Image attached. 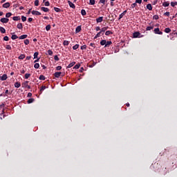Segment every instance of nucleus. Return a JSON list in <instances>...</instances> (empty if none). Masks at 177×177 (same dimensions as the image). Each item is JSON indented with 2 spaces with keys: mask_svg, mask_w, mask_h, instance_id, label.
<instances>
[{
  "mask_svg": "<svg viewBox=\"0 0 177 177\" xmlns=\"http://www.w3.org/2000/svg\"><path fill=\"white\" fill-rule=\"evenodd\" d=\"M78 48H80V45H78V44H75V46H73V49L74 50H77V49H78Z\"/></svg>",
  "mask_w": 177,
  "mask_h": 177,
  "instance_id": "obj_25",
  "label": "nucleus"
},
{
  "mask_svg": "<svg viewBox=\"0 0 177 177\" xmlns=\"http://www.w3.org/2000/svg\"><path fill=\"white\" fill-rule=\"evenodd\" d=\"M0 80H1V81H6V80H8V75H6V74L3 75L0 77Z\"/></svg>",
  "mask_w": 177,
  "mask_h": 177,
  "instance_id": "obj_6",
  "label": "nucleus"
},
{
  "mask_svg": "<svg viewBox=\"0 0 177 177\" xmlns=\"http://www.w3.org/2000/svg\"><path fill=\"white\" fill-rule=\"evenodd\" d=\"M55 78H59V77H60V75H62V72H56L55 74H54Z\"/></svg>",
  "mask_w": 177,
  "mask_h": 177,
  "instance_id": "obj_10",
  "label": "nucleus"
},
{
  "mask_svg": "<svg viewBox=\"0 0 177 177\" xmlns=\"http://www.w3.org/2000/svg\"><path fill=\"white\" fill-rule=\"evenodd\" d=\"M34 67L35 68H39V64L38 63L35 64Z\"/></svg>",
  "mask_w": 177,
  "mask_h": 177,
  "instance_id": "obj_42",
  "label": "nucleus"
},
{
  "mask_svg": "<svg viewBox=\"0 0 177 177\" xmlns=\"http://www.w3.org/2000/svg\"><path fill=\"white\" fill-rule=\"evenodd\" d=\"M0 21H1V23H5V24H6V23H8V22H9V19H8V18H1V19H0Z\"/></svg>",
  "mask_w": 177,
  "mask_h": 177,
  "instance_id": "obj_4",
  "label": "nucleus"
},
{
  "mask_svg": "<svg viewBox=\"0 0 177 177\" xmlns=\"http://www.w3.org/2000/svg\"><path fill=\"white\" fill-rule=\"evenodd\" d=\"M136 6H137L136 3H133L131 4V9H133Z\"/></svg>",
  "mask_w": 177,
  "mask_h": 177,
  "instance_id": "obj_46",
  "label": "nucleus"
},
{
  "mask_svg": "<svg viewBox=\"0 0 177 177\" xmlns=\"http://www.w3.org/2000/svg\"><path fill=\"white\" fill-rule=\"evenodd\" d=\"M28 21H29V22L32 21V18H28Z\"/></svg>",
  "mask_w": 177,
  "mask_h": 177,
  "instance_id": "obj_63",
  "label": "nucleus"
},
{
  "mask_svg": "<svg viewBox=\"0 0 177 177\" xmlns=\"http://www.w3.org/2000/svg\"><path fill=\"white\" fill-rule=\"evenodd\" d=\"M17 27V28H19V30H22L23 29V24H18Z\"/></svg>",
  "mask_w": 177,
  "mask_h": 177,
  "instance_id": "obj_16",
  "label": "nucleus"
},
{
  "mask_svg": "<svg viewBox=\"0 0 177 177\" xmlns=\"http://www.w3.org/2000/svg\"><path fill=\"white\" fill-rule=\"evenodd\" d=\"M10 16H12L11 12H8V13L6 14V17H7V19L10 17Z\"/></svg>",
  "mask_w": 177,
  "mask_h": 177,
  "instance_id": "obj_38",
  "label": "nucleus"
},
{
  "mask_svg": "<svg viewBox=\"0 0 177 177\" xmlns=\"http://www.w3.org/2000/svg\"><path fill=\"white\" fill-rule=\"evenodd\" d=\"M81 15L82 16H85L86 15V11H85V10H81Z\"/></svg>",
  "mask_w": 177,
  "mask_h": 177,
  "instance_id": "obj_31",
  "label": "nucleus"
},
{
  "mask_svg": "<svg viewBox=\"0 0 177 177\" xmlns=\"http://www.w3.org/2000/svg\"><path fill=\"white\" fill-rule=\"evenodd\" d=\"M24 57H26V55H24L23 54L19 56V59L20 60H23V59H24Z\"/></svg>",
  "mask_w": 177,
  "mask_h": 177,
  "instance_id": "obj_32",
  "label": "nucleus"
},
{
  "mask_svg": "<svg viewBox=\"0 0 177 177\" xmlns=\"http://www.w3.org/2000/svg\"><path fill=\"white\" fill-rule=\"evenodd\" d=\"M68 44H70V42L67 40H65V41H64L63 45L64 46H68Z\"/></svg>",
  "mask_w": 177,
  "mask_h": 177,
  "instance_id": "obj_22",
  "label": "nucleus"
},
{
  "mask_svg": "<svg viewBox=\"0 0 177 177\" xmlns=\"http://www.w3.org/2000/svg\"><path fill=\"white\" fill-rule=\"evenodd\" d=\"M75 64V62H73L71 64H68V68H71Z\"/></svg>",
  "mask_w": 177,
  "mask_h": 177,
  "instance_id": "obj_17",
  "label": "nucleus"
},
{
  "mask_svg": "<svg viewBox=\"0 0 177 177\" xmlns=\"http://www.w3.org/2000/svg\"><path fill=\"white\" fill-rule=\"evenodd\" d=\"M139 35H140V32H136L133 34V38H138V37H139Z\"/></svg>",
  "mask_w": 177,
  "mask_h": 177,
  "instance_id": "obj_8",
  "label": "nucleus"
},
{
  "mask_svg": "<svg viewBox=\"0 0 177 177\" xmlns=\"http://www.w3.org/2000/svg\"><path fill=\"white\" fill-rule=\"evenodd\" d=\"M102 34V32H99L95 37L94 39H96V38H99L100 37V35Z\"/></svg>",
  "mask_w": 177,
  "mask_h": 177,
  "instance_id": "obj_28",
  "label": "nucleus"
},
{
  "mask_svg": "<svg viewBox=\"0 0 177 177\" xmlns=\"http://www.w3.org/2000/svg\"><path fill=\"white\" fill-rule=\"evenodd\" d=\"M21 20H22V21H26L27 20V17H26L24 16H22L21 17Z\"/></svg>",
  "mask_w": 177,
  "mask_h": 177,
  "instance_id": "obj_51",
  "label": "nucleus"
},
{
  "mask_svg": "<svg viewBox=\"0 0 177 177\" xmlns=\"http://www.w3.org/2000/svg\"><path fill=\"white\" fill-rule=\"evenodd\" d=\"M0 32H1V34H5V32H6V30H5V28L3 27H0Z\"/></svg>",
  "mask_w": 177,
  "mask_h": 177,
  "instance_id": "obj_12",
  "label": "nucleus"
},
{
  "mask_svg": "<svg viewBox=\"0 0 177 177\" xmlns=\"http://www.w3.org/2000/svg\"><path fill=\"white\" fill-rule=\"evenodd\" d=\"M147 9H148V10H153V7L150 3H149L147 5Z\"/></svg>",
  "mask_w": 177,
  "mask_h": 177,
  "instance_id": "obj_13",
  "label": "nucleus"
},
{
  "mask_svg": "<svg viewBox=\"0 0 177 177\" xmlns=\"http://www.w3.org/2000/svg\"><path fill=\"white\" fill-rule=\"evenodd\" d=\"M39 80H41L42 81H44V80H45V76H44V75H40L39 76Z\"/></svg>",
  "mask_w": 177,
  "mask_h": 177,
  "instance_id": "obj_49",
  "label": "nucleus"
},
{
  "mask_svg": "<svg viewBox=\"0 0 177 177\" xmlns=\"http://www.w3.org/2000/svg\"><path fill=\"white\" fill-rule=\"evenodd\" d=\"M39 5V0L35 1V6H38Z\"/></svg>",
  "mask_w": 177,
  "mask_h": 177,
  "instance_id": "obj_35",
  "label": "nucleus"
},
{
  "mask_svg": "<svg viewBox=\"0 0 177 177\" xmlns=\"http://www.w3.org/2000/svg\"><path fill=\"white\" fill-rule=\"evenodd\" d=\"M15 88H20V86H21V84H20V83H19V82H15Z\"/></svg>",
  "mask_w": 177,
  "mask_h": 177,
  "instance_id": "obj_24",
  "label": "nucleus"
},
{
  "mask_svg": "<svg viewBox=\"0 0 177 177\" xmlns=\"http://www.w3.org/2000/svg\"><path fill=\"white\" fill-rule=\"evenodd\" d=\"M24 44H25V45H28V44H30V40H28V39H25V40H24Z\"/></svg>",
  "mask_w": 177,
  "mask_h": 177,
  "instance_id": "obj_43",
  "label": "nucleus"
},
{
  "mask_svg": "<svg viewBox=\"0 0 177 177\" xmlns=\"http://www.w3.org/2000/svg\"><path fill=\"white\" fill-rule=\"evenodd\" d=\"M27 38V35H22L19 37V39H26Z\"/></svg>",
  "mask_w": 177,
  "mask_h": 177,
  "instance_id": "obj_20",
  "label": "nucleus"
},
{
  "mask_svg": "<svg viewBox=\"0 0 177 177\" xmlns=\"http://www.w3.org/2000/svg\"><path fill=\"white\" fill-rule=\"evenodd\" d=\"M165 16H167V17H169V12H165Z\"/></svg>",
  "mask_w": 177,
  "mask_h": 177,
  "instance_id": "obj_61",
  "label": "nucleus"
},
{
  "mask_svg": "<svg viewBox=\"0 0 177 177\" xmlns=\"http://www.w3.org/2000/svg\"><path fill=\"white\" fill-rule=\"evenodd\" d=\"M45 89H46V86H42L40 88V92H42V91H45Z\"/></svg>",
  "mask_w": 177,
  "mask_h": 177,
  "instance_id": "obj_37",
  "label": "nucleus"
},
{
  "mask_svg": "<svg viewBox=\"0 0 177 177\" xmlns=\"http://www.w3.org/2000/svg\"><path fill=\"white\" fill-rule=\"evenodd\" d=\"M12 19L14 20V21H19V20H20V17L18 16V17H14L12 18Z\"/></svg>",
  "mask_w": 177,
  "mask_h": 177,
  "instance_id": "obj_23",
  "label": "nucleus"
},
{
  "mask_svg": "<svg viewBox=\"0 0 177 177\" xmlns=\"http://www.w3.org/2000/svg\"><path fill=\"white\" fill-rule=\"evenodd\" d=\"M170 5H171V6H172V8H174V6H176L177 2L176 1H171Z\"/></svg>",
  "mask_w": 177,
  "mask_h": 177,
  "instance_id": "obj_19",
  "label": "nucleus"
},
{
  "mask_svg": "<svg viewBox=\"0 0 177 177\" xmlns=\"http://www.w3.org/2000/svg\"><path fill=\"white\" fill-rule=\"evenodd\" d=\"M124 13H121L120 15H119V20H121V19H122L124 17Z\"/></svg>",
  "mask_w": 177,
  "mask_h": 177,
  "instance_id": "obj_48",
  "label": "nucleus"
},
{
  "mask_svg": "<svg viewBox=\"0 0 177 177\" xmlns=\"http://www.w3.org/2000/svg\"><path fill=\"white\" fill-rule=\"evenodd\" d=\"M32 15H33L35 16H41V12H39V11L32 10Z\"/></svg>",
  "mask_w": 177,
  "mask_h": 177,
  "instance_id": "obj_3",
  "label": "nucleus"
},
{
  "mask_svg": "<svg viewBox=\"0 0 177 177\" xmlns=\"http://www.w3.org/2000/svg\"><path fill=\"white\" fill-rule=\"evenodd\" d=\"M153 32H154L155 34H158L159 35H162V32L160 31L159 28H155Z\"/></svg>",
  "mask_w": 177,
  "mask_h": 177,
  "instance_id": "obj_1",
  "label": "nucleus"
},
{
  "mask_svg": "<svg viewBox=\"0 0 177 177\" xmlns=\"http://www.w3.org/2000/svg\"><path fill=\"white\" fill-rule=\"evenodd\" d=\"M162 6H164L165 8H167V7L169 6V3L168 1L163 2Z\"/></svg>",
  "mask_w": 177,
  "mask_h": 177,
  "instance_id": "obj_15",
  "label": "nucleus"
},
{
  "mask_svg": "<svg viewBox=\"0 0 177 177\" xmlns=\"http://www.w3.org/2000/svg\"><path fill=\"white\" fill-rule=\"evenodd\" d=\"M22 86L24 88H27L28 89H30L31 87L28 85V81L25 82L22 84Z\"/></svg>",
  "mask_w": 177,
  "mask_h": 177,
  "instance_id": "obj_2",
  "label": "nucleus"
},
{
  "mask_svg": "<svg viewBox=\"0 0 177 177\" xmlns=\"http://www.w3.org/2000/svg\"><path fill=\"white\" fill-rule=\"evenodd\" d=\"M41 10H43V12H49V8L46 7H41Z\"/></svg>",
  "mask_w": 177,
  "mask_h": 177,
  "instance_id": "obj_14",
  "label": "nucleus"
},
{
  "mask_svg": "<svg viewBox=\"0 0 177 177\" xmlns=\"http://www.w3.org/2000/svg\"><path fill=\"white\" fill-rule=\"evenodd\" d=\"M56 70H57L58 71L62 70V66H57Z\"/></svg>",
  "mask_w": 177,
  "mask_h": 177,
  "instance_id": "obj_57",
  "label": "nucleus"
},
{
  "mask_svg": "<svg viewBox=\"0 0 177 177\" xmlns=\"http://www.w3.org/2000/svg\"><path fill=\"white\" fill-rule=\"evenodd\" d=\"M30 77H31V74H30V73H26L25 74V79L26 80H28V78H30Z\"/></svg>",
  "mask_w": 177,
  "mask_h": 177,
  "instance_id": "obj_26",
  "label": "nucleus"
},
{
  "mask_svg": "<svg viewBox=\"0 0 177 177\" xmlns=\"http://www.w3.org/2000/svg\"><path fill=\"white\" fill-rule=\"evenodd\" d=\"M95 30H96V31H100V26H97L95 28Z\"/></svg>",
  "mask_w": 177,
  "mask_h": 177,
  "instance_id": "obj_60",
  "label": "nucleus"
},
{
  "mask_svg": "<svg viewBox=\"0 0 177 177\" xmlns=\"http://www.w3.org/2000/svg\"><path fill=\"white\" fill-rule=\"evenodd\" d=\"M31 96H32V93H28V97H31Z\"/></svg>",
  "mask_w": 177,
  "mask_h": 177,
  "instance_id": "obj_62",
  "label": "nucleus"
},
{
  "mask_svg": "<svg viewBox=\"0 0 177 177\" xmlns=\"http://www.w3.org/2000/svg\"><path fill=\"white\" fill-rule=\"evenodd\" d=\"M109 29V27L106 26V27H104L101 29V32H104L105 31H107V30Z\"/></svg>",
  "mask_w": 177,
  "mask_h": 177,
  "instance_id": "obj_18",
  "label": "nucleus"
},
{
  "mask_svg": "<svg viewBox=\"0 0 177 177\" xmlns=\"http://www.w3.org/2000/svg\"><path fill=\"white\" fill-rule=\"evenodd\" d=\"M165 32H166L167 34H169V32H171V29L169 28H166L165 29Z\"/></svg>",
  "mask_w": 177,
  "mask_h": 177,
  "instance_id": "obj_27",
  "label": "nucleus"
},
{
  "mask_svg": "<svg viewBox=\"0 0 177 177\" xmlns=\"http://www.w3.org/2000/svg\"><path fill=\"white\" fill-rule=\"evenodd\" d=\"M100 3H103V5H104V3H106V0H100Z\"/></svg>",
  "mask_w": 177,
  "mask_h": 177,
  "instance_id": "obj_58",
  "label": "nucleus"
},
{
  "mask_svg": "<svg viewBox=\"0 0 177 177\" xmlns=\"http://www.w3.org/2000/svg\"><path fill=\"white\" fill-rule=\"evenodd\" d=\"M81 32V26H79L76 28L75 32L76 34H78V32Z\"/></svg>",
  "mask_w": 177,
  "mask_h": 177,
  "instance_id": "obj_11",
  "label": "nucleus"
},
{
  "mask_svg": "<svg viewBox=\"0 0 177 177\" xmlns=\"http://www.w3.org/2000/svg\"><path fill=\"white\" fill-rule=\"evenodd\" d=\"M151 30H153V26H148V27H147V28H146V30H147V31H150Z\"/></svg>",
  "mask_w": 177,
  "mask_h": 177,
  "instance_id": "obj_39",
  "label": "nucleus"
},
{
  "mask_svg": "<svg viewBox=\"0 0 177 177\" xmlns=\"http://www.w3.org/2000/svg\"><path fill=\"white\" fill-rule=\"evenodd\" d=\"M81 66V64H76L73 68H75V70H78V68H80V67Z\"/></svg>",
  "mask_w": 177,
  "mask_h": 177,
  "instance_id": "obj_29",
  "label": "nucleus"
},
{
  "mask_svg": "<svg viewBox=\"0 0 177 177\" xmlns=\"http://www.w3.org/2000/svg\"><path fill=\"white\" fill-rule=\"evenodd\" d=\"M136 3L140 4L142 3V0H136Z\"/></svg>",
  "mask_w": 177,
  "mask_h": 177,
  "instance_id": "obj_59",
  "label": "nucleus"
},
{
  "mask_svg": "<svg viewBox=\"0 0 177 177\" xmlns=\"http://www.w3.org/2000/svg\"><path fill=\"white\" fill-rule=\"evenodd\" d=\"M38 58V52H35L34 53V59H37Z\"/></svg>",
  "mask_w": 177,
  "mask_h": 177,
  "instance_id": "obj_40",
  "label": "nucleus"
},
{
  "mask_svg": "<svg viewBox=\"0 0 177 177\" xmlns=\"http://www.w3.org/2000/svg\"><path fill=\"white\" fill-rule=\"evenodd\" d=\"M54 60H56V62H59V57L57 55H55Z\"/></svg>",
  "mask_w": 177,
  "mask_h": 177,
  "instance_id": "obj_52",
  "label": "nucleus"
},
{
  "mask_svg": "<svg viewBox=\"0 0 177 177\" xmlns=\"http://www.w3.org/2000/svg\"><path fill=\"white\" fill-rule=\"evenodd\" d=\"M11 38H12V39H17V38H19V37H17V35H12Z\"/></svg>",
  "mask_w": 177,
  "mask_h": 177,
  "instance_id": "obj_34",
  "label": "nucleus"
},
{
  "mask_svg": "<svg viewBox=\"0 0 177 177\" xmlns=\"http://www.w3.org/2000/svg\"><path fill=\"white\" fill-rule=\"evenodd\" d=\"M153 20H158V15H154L153 17Z\"/></svg>",
  "mask_w": 177,
  "mask_h": 177,
  "instance_id": "obj_53",
  "label": "nucleus"
},
{
  "mask_svg": "<svg viewBox=\"0 0 177 177\" xmlns=\"http://www.w3.org/2000/svg\"><path fill=\"white\" fill-rule=\"evenodd\" d=\"M48 53L50 56H52L53 55V51H52L51 50H48Z\"/></svg>",
  "mask_w": 177,
  "mask_h": 177,
  "instance_id": "obj_41",
  "label": "nucleus"
},
{
  "mask_svg": "<svg viewBox=\"0 0 177 177\" xmlns=\"http://www.w3.org/2000/svg\"><path fill=\"white\" fill-rule=\"evenodd\" d=\"M46 31H49V30H50V25H47L46 26Z\"/></svg>",
  "mask_w": 177,
  "mask_h": 177,
  "instance_id": "obj_45",
  "label": "nucleus"
},
{
  "mask_svg": "<svg viewBox=\"0 0 177 177\" xmlns=\"http://www.w3.org/2000/svg\"><path fill=\"white\" fill-rule=\"evenodd\" d=\"M89 5H95V0H90Z\"/></svg>",
  "mask_w": 177,
  "mask_h": 177,
  "instance_id": "obj_44",
  "label": "nucleus"
},
{
  "mask_svg": "<svg viewBox=\"0 0 177 177\" xmlns=\"http://www.w3.org/2000/svg\"><path fill=\"white\" fill-rule=\"evenodd\" d=\"M33 102H34V98H30V99L28 100V104H30V103H32Z\"/></svg>",
  "mask_w": 177,
  "mask_h": 177,
  "instance_id": "obj_36",
  "label": "nucleus"
},
{
  "mask_svg": "<svg viewBox=\"0 0 177 177\" xmlns=\"http://www.w3.org/2000/svg\"><path fill=\"white\" fill-rule=\"evenodd\" d=\"M3 40H4V41H9V37L5 36V37H3Z\"/></svg>",
  "mask_w": 177,
  "mask_h": 177,
  "instance_id": "obj_54",
  "label": "nucleus"
},
{
  "mask_svg": "<svg viewBox=\"0 0 177 177\" xmlns=\"http://www.w3.org/2000/svg\"><path fill=\"white\" fill-rule=\"evenodd\" d=\"M111 44H112L111 41H106L105 47H107V46L111 45Z\"/></svg>",
  "mask_w": 177,
  "mask_h": 177,
  "instance_id": "obj_33",
  "label": "nucleus"
},
{
  "mask_svg": "<svg viewBox=\"0 0 177 177\" xmlns=\"http://www.w3.org/2000/svg\"><path fill=\"white\" fill-rule=\"evenodd\" d=\"M96 21H97V23H102V21H103V17H100L97 18Z\"/></svg>",
  "mask_w": 177,
  "mask_h": 177,
  "instance_id": "obj_9",
  "label": "nucleus"
},
{
  "mask_svg": "<svg viewBox=\"0 0 177 177\" xmlns=\"http://www.w3.org/2000/svg\"><path fill=\"white\" fill-rule=\"evenodd\" d=\"M68 3L70 8H72V9H75V5H74V3H73V2L68 1Z\"/></svg>",
  "mask_w": 177,
  "mask_h": 177,
  "instance_id": "obj_7",
  "label": "nucleus"
},
{
  "mask_svg": "<svg viewBox=\"0 0 177 177\" xmlns=\"http://www.w3.org/2000/svg\"><path fill=\"white\" fill-rule=\"evenodd\" d=\"M3 8L8 9V8H9L10 6V3L7 2L3 4Z\"/></svg>",
  "mask_w": 177,
  "mask_h": 177,
  "instance_id": "obj_5",
  "label": "nucleus"
},
{
  "mask_svg": "<svg viewBox=\"0 0 177 177\" xmlns=\"http://www.w3.org/2000/svg\"><path fill=\"white\" fill-rule=\"evenodd\" d=\"M106 44H107V41H106V40H102L100 41V45H102V46L106 45Z\"/></svg>",
  "mask_w": 177,
  "mask_h": 177,
  "instance_id": "obj_21",
  "label": "nucleus"
},
{
  "mask_svg": "<svg viewBox=\"0 0 177 177\" xmlns=\"http://www.w3.org/2000/svg\"><path fill=\"white\" fill-rule=\"evenodd\" d=\"M30 59H31V57L30 56L26 57V60H30Z\"/></svg>",
  "mask_w": 177,
  "mask_h": 177,
  "instance_id": "obj_64",
  "label": "nucleus"
},
{
  "mask_svg": "<svg viewBox=\"0 0 177 177\" xmlns=\"http://www.w3.org/2000/svg\"><path fill=\"white\" fill-rule=\"evenodd\" d=\"M111 34H113V32L110 31V30H107L105 32V35H111Z\"/></svg>",
  "mask_w": 177,
  "mask_h": 177,
  "instance_id": "obj_30",
  "label": "nucleus"
},
{
  "mask_svg": "<svg viewBox=\"0 0 177 177\" xmlns=\"http://www.w3.org/2000/svg\"><path fill=\"white\" fill-rule=\"evenodd\" d=\"M6 49H8V50H10V49H12V47L10 46V45H7L6 46Z\"/></svg>",
  "mask_w": 177,
  "mask_h": 177,
  "instance_id": "obj_47",
  "label": "nucleus"
},
{
  "mask_svg": "<svg viewBox=\"0 0 177 177\" xmlns=\"http://www.w3.org/2000/svg\"><path fill=\"white\" fill-rule=\"evenodd\" d=\"M44 5H45V6H49L50 5V3H49V1H46L44 3Z\"/></svg>",
  "mask_w": 177,
  "mask_h": 177,
  "instance_id": "obj_55",
  "label": "nucleus"
},
{
  "mask_svg": "<svg viewBox=\"0 0 177 177\" xmlns=\"http://www.w3.org/2000/svg\"><path fill=\"white\" fill-rule=\"evenodd\" d=\"M81 49L82 50H84V49H86V45L82 46Z\"/></svg>",
  "mask_w": 177,
  "mask_h": 177,
  "instance_id": "obj_56",
  "label": "nucleus"
},
{
  "mask_svg": "<svg viewBox=\"0 0 177 177\" xmlns=\"http://www.w3.org/2000/svg\"><path fill=\"white\" fill-rule=\"evenodd\" d=\"M54 10H55V12H60V8H56V7H55L54 8Z\"/></svg>",
  "mask_w": 177,
  "mask_h": 177,
  "instance_id": "obj_50",
  "label": "nucleus"
}]
</instances>
